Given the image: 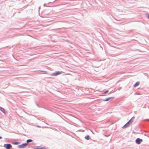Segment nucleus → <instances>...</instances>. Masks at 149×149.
Segmentation results:
<instances>
[{
    "mask_svg": "<svg viewBox=\"0 0 149 149\" xmlns=\"http://www.w3.org/2000/svg\"><path fill=\"white\" fill-rule=\"evenodd\" d=\"M4 146L7 149H9L12 147V146L9 144H5L4 145Z\"/></svg>",
    "mask_w": 149,
    "mask_h": 149,
    "instance_id": "1",
    "label": "nucleus"
},
{
    "mask_svg": "<svg viewBox=\"0 0 149 149\" xmlns=\"http://www.w3.org/2000/svg\"><path fill=\"white\" fill-rule=\"evenodd\" d=\"M143 140L142 139L138 138L136 139V143L138 144H140L141 142Z\"/></svg>",
    "mask_w": 149,
    "mask_h": 149,
    "instance_id": "2",
    "label": "nucleus"
},
{
    "mask_svg": "<svg viewBox=\"0 0 149 149\" xmlns=\"http://www.w3.org/2000/svg\"><path fill=\"white\" fill-rule=\"evenodd\" d=\"M62 73L63 72H62L57 71L53 73L52 75L54 76H56Z\"/></svg>",
    "mask_w": 149,
    "mask_h": 149,
    "instance_id": "3",
    "label": "nucleus"
},
{
    "mask_svg": "<svg viewBox=\"0 0 149 149\" xmlns=\"http://www.w3.org/2000/svg\"><path fill=\"white\" fill-rule=\"evenodd\" d=\"M135 118L134 116L128 122L130 124H132L133 121V120Z\"/></svg>",
    "mask_w": 149,
    "mask_h": 149,
    "instance_id": "4",
    "label": "nucleus"
},
{
    "mask_svg": "<svg viewBox=\"0 0 149 149\" xmlns=\"http://www.w3.org/2000/svg\"><path fill=\"white\" fill-rule=\"evenodd\" d=\"M130 124L129 122H128L126 124H125L123 127V128H126L128 126H129Z\"/></svg>",
    "mask_w": 149,
    "mask_h": 149,
    "instance_id": "5",
    "label": "nucleus"
},
{
    "mask_svg": "<svg viewBox=\"0 0 149 149\" xmlns=\"http://www.w3.org/2000/svg\"><path fill=\"white\" fill-rule=\"evenodd\" d=\"M27 144H24L19 146V148H23L26 146Z\"/></svg>",
    "mask_w": 149,
    "mask_h": 149,
    "instance_id": "6",
    "label": "nucleus"
},
{
    "mask_svg": "<svg viewBox=\"0 0 149 149\" xmlns=\"http://www.w3.org/2000/svg\"><path fill=\"white\" fill-rule=\"evenodd\" d=\"M140 83L139 82H137L134 85V87H136L138 86L139 85V84Z\"/></svg>",
    "mask_w": 149,
    "mask_h": 149,
    "instance_id": "7",
    "label": "nucleus"
},
{
    "mask_svg": "<svg viewBox=\"0 0 149 149\" xmlns=\"http://www.w3.org/2000/svg\"><path fill=\"white\" fill-rule=\"evenodd\" d=\"M0 110L2 111L3 113H5V109L3 108L0 107Z\"/></svg>",
    "mask_w": 149,
    "mask_h": 149,
    "instance_id": "8",
    "label": "nucleus"
},
{
    "mask_svg": "<svg viewBox=\"0 0 149 149\" xmlns=\"http://www.w3.org/2000/svg\"><path fill=\"white\" fill-rule=\"evenodd\" d=\"M85 138L87 140H89L90 139L89 135L86 136L85 137Z\"/></svg>",
    "mask_w": 149,
    "mask_h": 149,
    "instance_id": "9",
    "label": "nucleus"
},
{
    "mask_svg": "<svg viewBox=\"0 0 149 149\" xmlns=\"http://www.w3.org/2000/svg\"><path fill=\"white\" fill-rule=\"evenodd\" d=\"M114 97H109L108 98H107L106 100H104V101H108L110 99H113L114 98Z\"/></svg>",
    "mask_w": 149,
    "mask_h": 149,
    "instance_id": "10",
    "label": "nucleus"
},
{
    "mask_svg": "<svg viewBox=\"0 0 149 149\" xmlns=\"http://www.w3.org/2000/svg\"><path fill=\"white\" fill-rule=\"evenodd\" d=\"M35 149H46L45 147H43L41 148H36Z\"/></svg>",
    "mask_w": 149,
    "mask_h": 149,
    "instance_id": "11",
    "label": "nucleus"
},
{
    "mask_svg": "<svg viewBox=\"0 0 149 149\" xmlns=\"http://www.w3.org/2000/svg\"><path fill=\"white\" fill-rule=\"evenodd\" d=\"M32 141V140L31 139H28L27 140V143H29L31 142Z\"/></svg>",
    "mask_w": 149,
    "mask_h": 149,
    "instance_id": "12",
    "label": "nucleus"
},
{
    "mask_svg": "<svg viewBox=\"0 0 149 149\" xmlns=\"http://www.w3.org/2000/svg\"><path fill=\"white\" fill-rule=\"evenodd\" d=\"M108 92V91H106L104 92V94H106V93H107Z\"/></svg>",
    "mask_w": 149,
    "mask_h": 149,
    "instance_id": "13",
    "label": "nucleus"
},
{
    "mask_svg": "<svg viewBox=\"0 0 149 149\" xmlns=\"http://www.w3.org/2000/svg\"><path fill=\"white\" fill-rule=\"evenodd\" d=\"M14 144H18V143L17 142H16V143H14Z\"/></svg>",
    "mask_w": 149,
    "mask_h": 149,
    "instance_id": "14",
    "label": "nucleus"
},
{
    "mask_svg": "<svg viewBox=\"0 0 149 149\" xmlns=\"http://www.w3.org/2000/svg\"><path fill=\"white\" fill-rule=\"evenodd\" d=\"M148 18L149 19V15L148 16Z\"/></svg>",
    "mask_w": 149,
    "mask_h": 149,
    "instance_id": "15",
    "label": "nucleus"
},
{
    "mask_svg": "<svg viewBox=\"0 0 149 149\" xmlns=\"http://www.w3.org/2000/svg\"><path fill=\"white\" fill-rule=\"evenodd\" d=\"M2 138V137L1 136H0V139H1Z\"/></svg>",
    "mask_w": 149,
    "mask_h": 149,
    "instance_id": "16",
    "label": "nucleus"
}]
</instances>
